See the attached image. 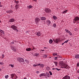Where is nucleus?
Masks as SVG:
<instances>
[{
	"instance_id": "24",
	"label": "nucleus",
	"mask_w": 79,
	"mask_h": 79,
	"mask_svg": "<svg viewBox=\"0 0 79 79\" xmlns=\"http://www.w3.org/2000/svg\"><path fill=\"white\" fill-rule=\"evenodd\" d=\"M67 11H68V10H64L63 12L62 13L63 14H64V13H67Z\"/></svg>"
},
{
	"instance_id": "15",
	"label": "nucleus",
	"mask_w": 79,
	"mask_h": 79,
	"mask_svg": "<svg viewBox=\"0 0 79 79\" xmlns=\"http://www.w3.org/2000/svg\"><path fill=\"white\" fill-rule=\"evenodd\" d=\"M14 21L15 19H11L9 21L10 23H13V22H14Z\"/></svg>"
},
{
	"instance_id": "58",
	"label": "nucleus",
	"mask_w": 79,
	"mask_h": 79,
	"mask_svg": "<svg viewBox=\"0 0 79 79\" xmlns=\"http://www.w3.org/2000/svg\"><path fill=\"white\" fill-rule=\"evenodd\" d=\"M23 79H26V78H24Z\"/></svg>"
},
{
	"instance_id": "5",
	"label": "nucleus",
	"mask_w": 79,
	"mask_h": 79,
	"mask_svg": "<svg viewBox=\"0 0 79 79\" xmlns=\"http://www.w3.org/2000/svg\"><path fill=\"white\" fill-rule=\"evenodd\" d=\"M45 11L47 13H50V12H51V10L49 9L46 8L45 9Z\"/></svg>"
},
{
	"instance_id": "50",
	"label": "nucleus",
	"mask_w": 79,
	"mask_h": 79,
	"mask_svg": "<svg viewBox=\"0 0 79 79\" xmlns=\"http://www.w3.org/2000/svg\"><path fill=\"white\" fill-rule=\"evenodd\" d=\"M41 51H42V52H44V51H45V50L44 49L43 50H41Z\"/></svg>"
},
{
	"instance_id": "23",
	"label": "nucleus",
	"mask_w": 79,
	"mask_h": 79,
	"mask_svg": "<svg viewBox=\"0 0 79 79\" xmlns=\"http://www.w3.org/2000/svg\"><path fill=\"white\" fill-rule=\"evenodd\" d=\"M39 54L38 53H35L34 54V56H39Z\"/></svg>"
},
{
	"instance_id": "45",
	"label": "nucleus",
	"mask_w": 79,
	"mask_h": 79,
	"mask_svg": "<svg viewBox=\"0 0 79 79\" xmlns=\"http://www.w3.org/2000/svg\"><path fill=\"white\" fill-rule=\"evenodd\" d=\"M0 64H1L2 65H3V64H4V63L3 62H2Z\"/></svg>"
},
{
	"instance_id": "1",
	"label": "nucleus",
	"mask_w": 79,
	"mask_h": 79,
	"mask_svg": "<svg viewBox=\"0 0 79 79\" xmlns=\"http://www.w3.org/2000/svg\"><path fill=\"white\" fill-rule=\"evenodd\" d=\"M59 65L62 67V68H65L67 69H69V68H70V67L69 66L63 62H60L59 63Z\"/></svg>"
},
{
	"instance_id": "46",
	"label": "nucleus",
	"mask_w": 79,
	"mask_h": 79,
	"mask_svg": "<svg viewBox=\"0 0 79 79\" xmlns=\"http://www.w3.org/2000/svg\"><path fill=\"white\" fill-rule=\"evenodd\" d=\"M36 73H39V71H37L36 72Z\"/></svg>"
},
{
	"instance_id": "53",
	"label": "nucleus",
	"mask_w": 79,
	"mask_h": 79,
	"mask_svg": "<svg viewBox=\"0 0 79 79\" xmlns=\"http://www.w3.org/2000/svg\"><path fill=\"white\" fill-rule=\"evenodd\" d=\"M52 70H54V69H56H56H54V68H53L52 69Z\"/></svg>"
},
{
	"instance_id": "60",
	"label": "nucleus",
	"mask_w": 79,
	"mask_h": 79,
	"mask_svg": "<svg viewBox=\"0 0 79 79\" xmlns=\"http://www.w3.org/2000/svg\"><path fill=\"white\" fill-rule=\"evenodd\" d=\"M44 48H46V47H44Z\"/></svg>"
},
{
	"instance_id": "42",
	"label": "nucleus",
	"mask_w": 79,
	"mask_h": 79,
	"mask_svg": "<svg viewBox=\"0 0 79 79\" xmlns=\"http://www.w3.org/2000/svg\"><path fill=\"white\" fill-rule=\"evenodd\" d=\"M2 58H4V54L2 55Z\"/></svg>"
},
{
	"instance_id": "56",
	"label": "nucleus",
	"mask_w": 79,
	"mask_h": 79,
	"mask_svg": "<svg viewBox=\"0 0 79 79\" xmlns=\"http://www.w3.org/2000/svg\"><path fill=\"white\" fill-rule=\"evenodd\" d=\"M77 73H79V70H78L77 71Z\"/></svg>"
},
{
	"instance_id": "20",
	"label": "nucleus",
	"mask_w": 79,
	"mask_h": 79,
	"mask_svg": "<svg viewBox=\"0 0 79 79\" xmlns=\"http://www.w3.org/2000/svg\"><path fill=\"white\" fill-rule=\"evenodd\" d=\"M75 58L77 59H79V55H75Z\"/></svg>"
},
{
	"instance_id": "25",
	"label": "nucleus",
	"mask_w": 79,
	"mask_h": 79,
	"mask_svg": "<svg viewBox=\"0 0 79 79\" xmlns=\"http://www.w3.org/2000/svg\"><path fill=\"white\" fill-rule=\"evenodd\" d=\"M50 44H52L53 42V40L52 39H50L49 40Z\"/></svg>"
},
{
	"instance_id": "59",
	"label": "nucleus",
	"mask_w": 79,
	"mask_h": 79,
	"mask_svg": "<svg viewBox=\"0 0 79 79\" xmlns=\"http://www.w3.org/2000/svg\"><path fill=\"white\" fill-rule=\"evenodd\" d=\"M2 70V69H0V71H1Z\"/></svg>"
},
{
	"instance_id": "33",
	"label": "nucleus",
	"mask_w": 79,
	"mask_h": 79,
	"mask_svg": "<svg viewBox=\"0 0 79 79\" xmlns=\"http://www.w3.org/2000/svg\"><path fill=\"white\" fill-rule=\"evenodd\" d=\"M58 55V54L56 53H54L53 54V55L54 56H55V55Z\"/></svg>"
},
{
	"instance_id": "61",
	"label": "nucleus",
	"mask_w": 79,
	"mask_h": 79,
	"mask_svg": "<svg viewBox=\"0 0 79 79\" xmlns=\"http://www.w3.org/2000/svg\"><path fill=\"white\" fill-rule=\"evenodd\" d=\"M78 79H79V77H78Z\"/></svg>"
},
{
	"instance_id": "30",
	"label": "nucleus",
	"mask_w": 79,
	"mask_h": 79,
	"mask_svg": "<svg viewBox=\"0 0 79 79\" xmlns=\"http://www.w3.org/2000/svg\"><path fill=\"white\" fill-rule=\"evenodd\" d=\"M47 56V55H44L43 56V58H46Z\"/></svg>"
},
{
	"instance_id": "28",
	"label": "nucleus",
	"mask_w": 79,
	"mask_h": 79,
	"mask_svg": "<svg viewBox=\"0 0 79 79\" xmlns=\"http://www.w3.org/2000/svg\"><path fill=\"white\" fill-rule=\"evenodd\" d=\"M65 31L66 32H68V33L69 31L68 30V29H65Z\"/></svg>"
},
{
	"instance_id": "10",
	"label": "nucleus",
	"mask_w": 79,
	"mask_h": 79,
	"mask_svg": "<svg viewBox=\"0 0 79 79\" xmlns=\"http://www.w3.org/2000/svg\"><path fill=\"white\" fill-rule=\"evenodd\" d=\"M40 77H42V76H45V77H47V75H45V73H43L40 74Z\"/></svg>"
},
{
	"instance_id": "43",
	"label": "nucleus",
	"mask_w": 79,
	"mask_h": 79,
	"mask_svg": "<svg viewBox=\"0 0 79 79\" xmlns=\"http://www.w3.org/2000/svg\"><path fill=\"white\" fill-rule=\"evenodd\" d=\"M77 66L78 67L79 66V63L77 64Z\"/></svg>"
},
{
	"instance_id": "26",
	"label": "nucleus",
	"mask_w": 79,
	"mask_h": 79,
	"mask_svg": "<svg viewBox=\"0 0 79 79\" xmlns=\"http://www.w3.org/2000/svg\"><path fill=\"white\" fill-rule=\"evenodd\" d=\"M18 8H19V6L18 5H16L15 6V9H16V10H17V9H18Z\"/></svg>"
},
{
	"instance_id": "17",
	"label": "nucleus",
	"mask_w": 79,
	"mask_h": 79,
	"mask_svg": "<svg viewBox=\"0 0 79 79\" xmlns=\"http://www.w3.org/2000/svg\"><path fill=\"white\" fill-rule=\"evenodd\" d=\"M0 32L1 33L3 34H5V32L2 30L0 29Z\"/></svg>"
},
{
	"instance_id": "12",
	"label": "nucleus",
	"mask_w": 79,
	"mask_h": 79,
	"mask_svg": "<svg viewBox=\"0 0 79 79\" xmlns=\"http://www.w3.org/2000/svg\"><path fill=\"white\" fill-rule=\"evenodd\" d=\"M27 9H31V8H33V6L30 5L27 6Z\"/></svg>"
},
{
	"instance_id": "19",
	"label": "nucleus",
	"mask_w": 79,
	"mask_h": 79,
	"mask_svg": "<svg viewBox=\"0 0 79 79\" xmlns=\"http://www.w3.org/2000/svg\"><path fill=\"white\" fill-rule=\"evenodd\" d=\"M26 51H27L28 52H29V51H31V48H27L26 49Z\"/></svg>"
},
{
	"instance_id": "18",
	"label": "nucleus",
	"mask_w": 79,
	"mask_h": 79,
	"mask_svg": "<svg viewBox=\"0 0 79 79\" xmlns=\"http://www.w3.org/2000/svg\"><path fill=\"white\" fill-rule=\"evenodd\" d=\"M53 18L54 20H56V19H57L58 18L56 16H54L53 17Z\"/></svg>"
},
{
	"instance_id": "54",
	"label": "nucleus",
	"mask_w": 79,
	"mask_h": 79,
	"mask_svg": "<svg viewBox=\"0 0 79 79\" xmlns=\"http://www.w3.org/2000/svg\"><path fill=\"white\" fill-rule=\"evenodd\" d=\"M33 1H34L35 2H36L37 1V0H33Z\"/></svg>"
},
{
	"instance_id": "14",
	"label": "nucleus",
	"mask_w": 79,
	"mask_h": 79,
	"mask_svg": "<svg viewBox=\"0 0 79 79\" xmlns=\"http://www.w3.org/2000/svg\"><path fill=\"white\" fill-rule=\"evenodd\" d=\"M47 24H48V25L50 24H51V21H50V20H48L47 21Z\"/></svg>"
},
{
	"instance_id": "31",
	"label": "nucleus",
	"mask_w": 79,
	"mask_h": 79,
	"mask_svg": "<svg viewBox=\"0 0 79 79\" xmlns=\"http://www.w3.org/2000/svg\"><path fill=\"white\" fill-rule=\"evenodd\" d=\"M56 24L55 23H54L53 25V27H56Z\"/></svg>"
},
{
	"instance_id": "4",
	"label": "nucleus",
	"mask_w": 79,
	"mask_h": 79,
	"mask_svg": "<svg viewBox=\"0 0 79 79\" xmlns=\"http://www.w3.org/2000/svg\"><path fill=\"white\" fill-rule=\"evenodd\" d=\"M53 41L54 42H55L56 43V44H58V42H59V41L60 40V39H53Z\"/></svg>"
},
{
	"instance_id": "44",
	"label": "nucleus",
	"mask_w": 79,
	"mask_h": 79,
	"mask_svg": "<svg viewBox=\"0 0 79 79\" xmlns=\"http://www.w3.org/2000/svg\"><path fill=\"white\" fill-rule=\"evenodd\" d=\"M10 66L12 68H13V67H14V65L13 64H11Z\"/></svg>"
},
{
	"instance_id": "49",
	"label": "nucleus",
	"mask_w": 79,
	"mask_h": 79,
	"mask_svg": "<svg viewBox=\"0 0 79 79\" xmlns=\"http://www.w3.org/2000/svg\"><path fill=\"white\" fill-rule=\"evenodd\" d=\"M37 65V66H40L41 64H39Z\"/></svg>"
},
{
	"instance_id": "52",
	"label": "nucleus",
	"mask_w": 79,
	"mask_h": 79,
	"mask_svg": "<svg viewBox=\"0 0 79 79\" xmlns=\"http://www.w3.org/2000/svg\"><path fill=\"white\" fill-rule=\"evenodd\" d=\"M64 43H62V45H64Z\"/></svg>"
},
{
	"instance_id": "22",
	"label": "nucleus",
	"mask_w": 79,
	"mask_h": 79,
	"mask_svg": "<svg viewBox=\"0 0 79 79\" xmlns=\"http://www.w3.org/2000/svg\"><path fill=\"white\" fill-rule=\"evenodd\" d=\"M10 76L11 78H12V79H13V77H14V74H10Z\"/></svg>"
},
{
	"instance_id": "21",
	"label": "nucleus",
	"mask_w": 79,
	"mask_h": 79,
	"mask_svg": "<svg viewBox=\"0 0 79 79\" xmlns=\"http://www.w3.org/2000/svg\"><path fill=\"white\" fill-rule=\"evenodd\" d=\"M53 63H54V64H55V66H56L58 65V62H57L54 61L53 62Z\"/></svg>"
},
{
	"instance_id": "7",
	"label": "nucleus",
	"mask_w": 79,
	"mask_h": 79,
	"mask_svg": "<svg viewBox=\"0 0 79 79\" xmlns=\"http://www.w3.org/2000/svg\"><path fill=\"white\" fill-rule=\"evenodd\" d=\"M70 77L68 76H65V77H64L62 79H70Z\"/></svg>"
},
{
	"instance_id": "34",
	"label": "nucleus",
	"mask_w": 79,
	"mask_h": 79,
	"mask_svg": "<svg viewBox=\"0 0 79 79\" xmlns=\"http://www.w3.org/2000/svg\"><path fill=\"white\" fill-rule=\"evenodd\" d=\"M5 77L6 79H8V75H6L5 76Z\"/></svg>"
},
{
	"instance_id": "39",
	"label": "nucleus",
	"mask_w": 79,
	"mask_h": 79,
	"mask_svg": "<svg viewBox=\"0 0 79 79\" xmlns=\"http://www.w3.org/2000/svg\"><path fill=\"white\" fill-rule=\"evenodd\" d=\"M17 28H16L15 29V31H17V32H18V30L17 29Z\"/></svg>"
},
{
	"instance_id": "64",
	"label": "nucleus",
	"mask_w": 79,
	"mask_h": 79,
	"mask_svg": "<svg viewBox=\"0 0 79 79\" xmlns=\"http://www.w3.org/2000/svg\"><path fill=\"white\" fill-rule=\"evenodd\" d=\"M53 67H54V65H53Z\"/></svg>"
},
{
	"instance_id": "8",
	"label": "nucleus",
	"mask_w": 79,
	"mask_h": 79,
	"mask_svg": "<svg viewBox=\"0 0 79 79\" xmlns=\"http://www.w3.org/2000/svg\"><path fill=\"white\" fill-rule=\"evenodd\" d=\"M35 34L37 36H40L41 35V33L39 31L36 32Z\"/></svg>"
},
{
	"instance_id": "2",
	"label": "nucleus",
	"mask_w": 79,
	"mask_h": 79,
	"mask_svg": "<svg viewBox=\"0 0 79 79\" xmlns=\"http://www.w3.org/2000/svg\"><path fill=\"white\" fill-rule=\"evenodd\" d=\"M79 18L78 17H76L74 18V19L73 20V23L75 24L77 22V21H79Z\"/></svg>"
},
{
	"instance_id": "57",
	"label": "nucleus",
	"mask_w": 79,
	"mask_h": 79,
	"mask_svg": "<svg viewBox=\"0 0 79 79\" xmlns=\"http://www.w3.org/2000/svg\"><path fill=\"white\" fill-rule=\"evenodd\" d=\"M79 22H77V23H79Z\"/></svg>"
},
{
	"instance_id": "55",
	"label": "nucleus",
	"mask_w": 79,
	"mask_h": 79,
	"mask_svg": "<svg viewBox=\"0 0 79 79\" xmlns=\"http://www.w3.org/2000/svg\"><path fill=\"white\" fill-rule=\"evenodd\" d=\"M35 49V48H33V49H32V50H33Z\"/></svg>"
},
{
	"instance_id": "29",
	"label": "nucleus",
	"mask_w": 79,
	"mask_h": 79,
	"mask_svg": "<svg viewBox=\"0 0 79 79\" xmlns=\"http://www.w3.org/2000/svg\"><path fill=\"white\" fill-rule=\"evenodd\" d=\"M69 34V35H72V33H71V31H69V32L68 33Z\"/></svg>"
},
{
	"instance_id": "38",
	"label": "nucleus",
	"mask_w": 79,
	"mask_h": 79,
	"mask_svg": "<svg viewBox=\"0 0 79 79\" xmlns=\"http://www.w3.org/2000/svg\"><path fill=\"white\" fill-rule=\"evenodd\" d=\"M68 41H69V40H67L64 42V43H67V42H68Z\"/></svg>"
},
{
	"instance_id": "62",
	"label": "nucleus",
	"mask_w": 79,
	"mask_h": 79,
	"mask_svg": "<svg viewBox=\"0 0 79 79\" xmlns=\"http://www.w3.org/2000/svg\"><path fill=\"white\" fill-rule=\"evenodd\" d=\"M48 75H49V73H48Z\"/></svg>"
},
{
	"instance_id": "41",
	"label": "nucleus",
	"mask_w": 79,
	"mask_h": 79,
	"mask_svg": "<svg viewBox=\"0 0 79 79\" xmlns=\"http://www.w3.org/2000/svg\"><path fill=\"white\" fill-rule=\"evenodd\" d=\"M41 67H42V68L43 66H44V65H43V64H41L40 65Z\"/></svg>"
},
{
	"instance_id": "16",
	"label": "nucleus",
	"mask_w": 79,
	"mask_h": 79,
	"mask_svg": "<svg viewBox=\"0 0 79 79\" xmlns=\"http://www.w3.org/2000/svg\"><path fill=\"white\" fill-rule=\"evenodd\" d=\"M6 13H13V11L12 10H8L6 11Z\"/></svg>"
},
{
	"instance_id": "40",
	"label": "nucleus",
	"mask_w": 79,
	"mask_h": 79,
	"mask_svg": "<svg viewBox=\"0 0 79 79\" xmlns=\"http://www.w3.org/2000/svg\"><path fill=\"white\" fill-rule=\"evenodd\" d=\"M33 66L34 67H35L36 66H37V64H34L33 65Z\"/></svg>"
},
{
	"instance_id": "35",
	"label": "nucleus",
	"mask_w": 79,
	"mask_h": 79,
	"mask_svg": "<svg viewBox=\"0 0 79 79\" xmlns=\"http://www.w3.org/2000/svg\"><path fill=\"white\" fill-rule=\"evenodd\" d=\"M15 2L16 3H19V1H15Z\"/></svg>"
},
{
	"instance_id": "3",
	"label": "nucleus",
	"mask_w": 79,
	"mask_h": 79,
	"mask_svg": "<svg viewBox=\"0 0 79 79\" xmlns=\"http://www.w3.org/2000/svg\"><path fill=\"white\" fill-rule=\"evenodd\" d=\"M19 61V62H24V60L23 59V58H19L17 59Z\"/></svg>"
},
{
	"instance_id": "13",
	"label": "nucleus",
	"mask_w": 79,
	"mask_h": 79,
	"mask_svg": "<svg viewBox=\"0 0 79 79\" xmlns=\"http://www.w3.org/2000/svg\"><path fill=\"white\" fill-rule=\"evenodd\" d=\"M12 50H13V51H15H15H16V47L15 46H12Z\"/></svg>"
},
{
	"instance_id": "37",
	"label": "nucleus",
	"mask_w": 79,
	"mask_h": 79,
	"mask_svg": "<svg viewBox=\"0 0 79 79\" xmlns=\"http://www.w3.org/2000/svg\"><path fill=\"white\" fill-rule=\"evenodd\" d=\"M56 70H57V71H60V70H61V69H60L58 68H56Z\"/></svg>"
},
{
	"instance_id": "27",
	"label": "nucleus",
	"mask_w": 79,
	"mask_h": 79,
	"mask_svg": "<svg viewBox=\"0 0 79 79\" xmlns=\"http://www.w3.org/2000/svg\"><path fill=\"white\" fill-rule=\"evenodd\" d=\"M46 69L47 70H50V67L48 66L47 67Z\"/></svg>"
},
{
	"instance_id": "63",
	"label": "nucleus",
	"mask_w": 79,
	"mask_h": 79,
	"mask_svg": "<svg viewBox=\"0 0 79 79\" xmlns=\"http://www.w3.org/2000/svg\"><path fill=\"white\" fill-rule=\"evenodd\" d=\"M16 78H18V77H16Z\"/></svg>"
},
{
	"instance_id": "32",
	"label": "nucleus",
	"mask_w": 79,
	"mask_h": 79,
	"mask_svg": "<svg viewBox=\"0 0 79 79\" xmlns=\"http://www.w3.org/2000/svg\"><path fill=\"white\" fill-rule=\"evenodd\" d=\"M49 73L51 76H52V72L49 71Z\"/></svg>"
},
{
	"instance_id": "51",
	"label": "nucleus",
	"mask_w": 79,
	"mask_h": 79,
	"mask_svg": "<svg viewBox=\"0 0 79 79\" xmlns=\"http://www.w3.org/2000/svg\"><path fill=\"white\" fill-rule=\"evenodd\" d=\"M2 5H1V4H0V7H2Z\"/></svg>"
},
{
	"instance_id": "6",
	"label": "nucleus",
	"mask_w": 79,
	"mask_h": 79,
	"mask_svg": "<svg viewBox=\"0 0 79 79\" xmlns=\"http://www.w3.org/2000/svg\"><path fill=\"white\" fill-rule=\"evenodd\" d=\"M40 21V19L37 17H36L35 19V22L36 24H37Z\"/></svg>"
},
{
	"instance_id": "36",
	"label": "nucleus",
	"mask_w": 79,
	"mask_h": 79,
	"mask_svg": "<svg viewBox=\"0 0 79 79\" xmlns=\"http://www.w3.org/2000/svg\"><path fill=\"white\" fill-rule=\"evenodd\" d=\"M25 62H26L27 63H29V61H27V60H25Z\"/></svg>"
},
{
	"instance_id": "47",
	"label": "nucleus",
	"mask_w": 79,
	"mask_h": 79,
	"mask_svg": "<svg viewBox=\"0 0 79 79\" xmlns=\"http://www.w3.org/2000/svg\"><path fill=\"white\" fill-rule=\"evenodd\" d=\"M11 44H14V42H11Z\"/></svg>"
},
{
	"instance_id": "11",
	"label": "nucleus",
	"mask_w": 79,
	"mask_h": 79,
	"mask_svg": "<svg viewBox=\"0 0 79 79\" xmlns=\"http://www.w3.org/2000/svg\"><path fill=\"white\" fill-rule=\"evenodd\" d=\"M40 19L42 21H45V20H46V18L44 17H41Z\"/></svg>"
},
{
	"instance_id": "9",
	"label": "nucleus",
	"mask_w": 79,
	"mask_h": 79,
	"mask_svg": "<svg viewBox=\"0 0 79 79\" xmlns=\"http://www.w3.org/2000/svg\"><path fill=\"white\" fill-rule=\"evenodd\" d=\"M11 27L12 29H13V30H15V29H16V28H17V27L15 26V25H13L12 26H11Z\"/></svg>"
},
{
	"instance_id": "48",
	"label": "nucleus",
	"mask_w": 79,
	"mask_h": 79,
	"mask_svg": "<svg viewBox=\"0 0 79 79\" xmlns=\"http://www.w3.org/2000/svg\"><path fill=\"white\" fill-rule=\"evenodd\" d=\"M59 57H55V59H57V58H58ZM59 57H60V56H59Z\"/></svg>"
}]
</instances>
